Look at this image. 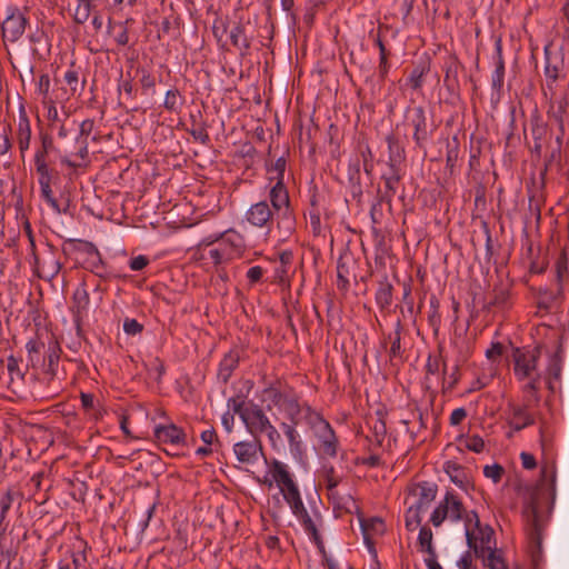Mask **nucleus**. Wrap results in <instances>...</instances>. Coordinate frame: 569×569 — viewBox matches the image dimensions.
<instances>
[{
    "mask_svg": "<svg viewBox=\"0 0 569 569\" xmlns=\"http://www.w3.org/2000/svg\"><path fill=\"white\" fill-rule=\"evenodd\" d=\"M323 473L326 488L328 492L333 493V489H336L337 486L340 483L341 477L336 473L335 467L331 465L323 466Z\"/></svg>",
    "mask_w": 569,
    "mask_h": 569,
    "instance_id": "52",
    "label": "nucleus"
},
{
    "mask_svg": "<svg viewBox=\"0 0 569 569\" xmlns=\"http://www.w3.org/2000/svg\"><path fill=\"white\" fill-rule=\"evenodd\" d=\"M301 417H303V413L300 416H297L296 420H289L290 422H281L280 428L282 429L284 436L288 439L290 450L292 452H300L302 449V441L300 440V436L296 429V427L300 423Z\"/></svg>",
    "mask_w": 569,
    "mask_h": 569,
    "instance_id": "23",
    "label": "nucleus"
},
{
    "mask_svg": "<svg viewBox=\"0 0 569 569\" xmlns=\"http://www.w3.org/2000/svg\"><path fill=\"white\" fill-rule=\"evenodd\" d=\"M545 56V74L547 79V86L549 89H552L553 83L561 77V72L563 70V54L561 51H551L548 47H546Z\"/></svg>",
    "mask_w": 569,
    "mask_h": 569,
    "instance_id": "12",
    "label": "nucleus"
},
{
    "mask_svg": "<svg viewBox=\"0 0 569 569\" xmlns=\"http://www.w3.org/2000/svg\"><path fill=\"white\" fill-rule=\"evenodd\" d=\"M228 408L239 415L251 437L260 438L271 425L263 409L251 401L247 403L243 395L229 398Z\"/></svg>",
    "mask_w": 569,
    "mask_h": 569,
    "instance_id": "3",
    "label": "nucleus"
},
{
    "mask_svg": "<svg viewBox=\"0 0 569 569\" xmlns=\"http://www.w3.org/2000/svg\"><path fill=\"white\" fill-rule=\"evenodd\" d=\"M347 257L341 256L337 262V284L339 289L347 290L349 287V267Z\"/></svg>",
    "mask_w": 569,
    "mask_h": 569,
    "instance_id": "45",
    "label": "nucleus"
},
{
    "mask_svg": "<svg viewBox=\"0 0 569 569\" xmlns=\"http://www.w3.org/2000/svg\"><path fill=\"white\" fill-rule=\"evenodd\" d=\"M466 508L462 501L453 492L448 491L442 501L433 510L430 521L435 527H439L446 519L460 521L463 518Z\"/></svg>",
    "mask_w": 569,
    "mask_h": 569,
    "instance_id": "6",
    "label": "nucleus"
},
{
    "mask_svg": "<svg viewBox=\"0 0 569 569\" xmlns=\"http://www.w3.org/2000/svg\"><path fill=\"white\" fill-rule=\"evenodd\" d=\"M58 174L56 173H43L38 174V181L40 184L41 196L44 199V201L58 213L61 212V209L59 207V203L57 199L52 194L51 190V183L54 178H57Z\"/></svg>",
    "mask_w": 569,
    "mask_h": 569,
    "instance_id": "25",
    "label": "nucleus"
},
{
    "mask_svg": "<svg viewBox=\"0 0 569 569\" xmlns=\"http://www.w3.org/2000/svg\"><path fill=\"white\" fill-rule=\"evenodd\" d=\"M562 372V360L558 352L553 353L547 367V387L553 392L555 391V381H560Z\"/></svg>",
    "mask_w": 569,
    "mask_h": 569,
    "instance_id": "28",
    "label": "nucleus"
},
{
    "mask_svg": "<svg viewBox=\"0 0 569 569\" xmlns=\"http://www.w3.org/2000/svg\"><path fill=\"white\" fill-rule=\"evenodd\" d=\"M49 89H50V78L47 73H43L39 77V80L37 83V91L42 97L43 102H46L47 100L50 99Z\"/></svg>",
    "mask_w": 569,
    "mask_h": 569,
    "instance_id": "60",
    "label": "nucleus"
},
{
    "mask_svg": "<svg viewBox=\"0 0 569 569\" xmlns=\"http://www.w3.org/2000/svg\"><path fill=\"white\" fill-rule=\"evenodd\" d=\"M50 152L39 147L34 154V166L37 174H43V173H56L58 172L50 168V161L48 160V156Z\"/></svg>",
    "mask_w": 569,
    "mask_h": 569,
    "instance_id": "39",
    "label": "nucleus"
},
{
    "mask_svg": "<svg viewBox=\"0 0 569 569\" xmlns=\"http://www.w3.org/2000/svg\"><path fill=\"white\" fill-rule=\"evenodd\" d=\"M465 447L473 452H481L485 448V441L481 437L473 435L469 436L463 441Z\"/></svg>",
    "mask_w": 569,
    "mask_h": 569,
    "instance_id": "59",
    "label": "nucleus"
},
{
    "mask_svg": "<svg viewBox=\"0 0 569 569\" xmlns=\"http://www.w3.org/2000/svg\"><path fill=\"white\" fill-rule=\"evenodd\" d=\"M182 103L181 94L177 88L167 91L163 102L166 110L178 113L182 107Z\"/></svg>",
    "mask_w": 569,
    "mask_h": 569,
    "instance_id": "44",
    "label": "nucleus"
},
{
    "mask_svg": "<svg viewBox=\"0 0 569 569\" xmlns=\"http://www.w3.org/2000/svg\"><path fill=\"white\" fill-rule=\"evenodd\" d=\"M465 531L469 549L473 550V553L477 558H485V553H487L488 546H479L477 543V538L475 537V533L471 530V528L467 527Z\"/></svg>",
    "mask_w": 569,
    "mask_h": 569,
    "instance_id": "51",
    "label": "nucleus"
},
{
    "mask_svg": "<svg viewBox=\"0 0 569 569\" xmlns=\"http://www.w3.org/2000/svg\"><path fill=\"white\" fill-rule=\"evenodd\" d=\"M271 209L276 214V227L280 237L286 240L296 230V216L291 206L289 191L284 181H277L269 191Z\"/></svg>",
    "mask_w": 569,
    "mask_h": 569,
    "instance_id": "1",
    "label": "nucleus"
},
{
    "mask_svg": "<svg viewBox=\"0 0 569 569\" xmlns=\"http://www.w3.org/2000/svg\"><path fill=\"white\" fill-rule=\"evenodd\" d=\"M568 104H569V102H568L567 97H562L560 99L552 101L550 104V108L548 110L549 117L555 119V121L558 123L562 134H563L565 114L567 112Z\"/></svg>",
    "mask_w": 569,
    "mask_h": 569,
    "instance_id": "31",
    "label": "nucleus"
},
{
    "mask_svg": "<svg viewBox=\"0 0 569 569\" xmlns=\"http://www.w3.org/2000/svg\"><path fill=\"white\" fill-rule=\"evenodd\" d=\"M360 526L365 542L369 547L373 546V541L371 539L373 535H382L385 532V522L382 519L377 517L360 520Z\"/></svg>",
    "mask_w": 569,
    "mask_h": 569,
    "instance_id": "27",
    "label": "nucleus"
},
{
    "mask_svg": "<svg viewBox=\"0 0 569 569\" xmlns=\"http://www.w3.org/2000/svg\"><path fill=\"white\" fill-rule=\"evenodd\" d=\"M459 158V141L455 137L451 142L447 144L446 161L448 167H453Z\"/></svg>",
    "mask_w": 569,
    "mask_h": 569,
    "instance_id": "55",
    "label": "nucleus"
},
{
    "mask_svg": "<svg viewBox=\"0 0 569 569\" xmlns=\"http://www.w3.org/2000/svg\"><path fill=\"white\" fill-rule=\"evenodd\" d=\"M418 541L425 552L431 557H436L435 548L432 546V531L429 527L423 526L420 528Z\"/></svg>",
    "mask_w": 569,
    "mask_h": 569,
    "instance_id": "46",
    "label": "nucleus"
},
{
    "mask_svg": "<svg viewBox=\"0 0 569 569\" xmlns=\"http://www.w3.org/2000/svg\"><path fill=\"white\" fill-rule=\"evenodd\" d=\"M276 214L266 200L251 204L244 213L246 221L256 228H270Z\"/></svg>",
    "mask_w": 569,
    "mask_h": 569,
    "instance_id": "10",
    "label": "nucleus"
},
{
    "mask_svg": "<svg viewBox=\"0 0 569 569\" xmlns=\"http://www.w3.org/2000/svg\"><path fill=\"white\" fill-rule=\"evenodd\" d=\"M503 473H505L503 467L498 463H495L491 466L487 465L483 468V475L487 478H490L495 483H498L501 480Z\"/></svg>",
    "mask_w": 569,
    "mask_h": 569,
    "instance_id": "56",
    "label": "nucleus"
},
{
    "mask_svg": "<svg viewBox=\"0 0 569 569\" xmlns=\"http://www.w3.org/2000/svg\"><path fill=\"white\" fill-rule=\"evenodd\" d=\"M89 302L90 297L86 283L81 282L72 295V312L76 318H80L88 310Z\"/></svg>",
    "mask_w": 569,
    "mask_h": 569,
    "instance_id": "26",
    "label": "nucleus"
},
{
    "mask_svg": "<svg viewBox=\"0 0 569 569\" xmlns=\"http://www.w3.org/2000/svg\"><path fill=\"white\" fill-rule=\"evenodd\" d=\"M220 246L226 249L229 247V250H227L228 258H231L234 253L240 254L246 248L243 236L233 229H229L221 233Z\"/></svg>",
    "mask_w": 569,
    "mask_h": 569,
    "instance_id": "18",
    "label": "nucleus"
},
{
    "mask_svg": "<svg viewBox=\"0 0 569 569\" xmlns=\"http://www.w3.org/2000/svg\"><path fill=\"white\" fill-rule=\"evenodd\" d=\"M232 451L239 465H254L263 456L262 442L256 437L236 442Z\"/></svg>",
    "mask_w": 569,
    "mask_h": 569,
    "instance_id": "8",
    "label": "nucleus"
},
{
    "mask_svg": "<svg viewBox=\"0 0 569 569\" xmlns=\"http://www.w3.org/2000/svg\"><path fill=\"white\" fill-rule=\"evenodd\" d=\"M460 379L459 366L456 365L451 373L447 377L442 375V388L443 390H452Z\"/></svg>",
    "mask_w": 569,
    "mask_h": 569,
    "instance_id": "57",
    "label": "nucleus"
},
{
    "mask_svg": "<svg viewBox=\"0 0 569 569\" xmlns=\"http://www.w3.org/2000/svg\"><path fill=\"white\" fill-rule=\"evenodd\" d=\"M123 331L127 335L136 336L143 331V325L132 318H126L123 321Z\"/></svg>",
    "mask_w": 569,
    "mask_h": 569,
    "instance_id": "62",
    "label": "nucleus"
},
{
    "mask_svg": "<svg viewBox=\"0 0 569 569\" xmlns=\"http://www.w3.org/2000/svg\"><path fill=\"white\" fill-rule=\"evenodd\" d=\"M348 180L352 188V192L361 193V173H360V160L356 159L350 161L348 166Z\"/></svg>",
    "mask_w": 569,
    "mask_h": 569,
    "instance_id": "40",
    "label": "nucleus"
},
{
    "mask_svg": "<svg viewBox=\"0 0 569 569\" xmlns=\"http://www.w3.org/2000/svg\"><path fill=\"white\" fill-rule=\"evenodd\" d=\"M481 559L489 569H507L505 560L497 555V550H490V552H488V555L485 553V558Z\"/></svg>",
    "mask_w": 569,
    "mask_h": 569,
    "instance_id": "54",
    "label": "nucleus"
},
{
    "mask_svg": "<svg viewBox=\"0 0 569 569\" xmlns=\"http://www.w3.org/2000/svg\"><path fill=\"white\" fill-rule=\"evenodd\" d=\"M138 72L141 73V77L139 79L141 88L143 90H146V91L150 90V89L154 91V88H156V78H154V76H152L146 69H139Z\"/></svg>",
    "mask_w": 569,
    "mask_h": 569,
    "instance_id": "63",
    "label": "nucleus"
},
{
    "mask_svg": "<svg viewBox=\"0 0 569 569\" xmlns=\"http://www.w3.org/2000/svg\"><path fill=\"white\" fill-rule=\"evenodd\" d=\"M540 358L539 349L513 348L512 361L513 372L518 380L531 378L533 371L537 369L538 360Z\"/></svg>",
    "mask_w": 569,
    "mask_h": 569,
    "instance_id": "7",
    "label": "nucleus"
},
{
    "mask_svg": "<svg viewBox=\"0 0 569 569\" xmlns=\"http://www.w3.org/2000/svg\"><path fill=\"white\" fill-rule=\"evenodd\" d=\"M303 419L317 437L322 453L329 457H336L339 448V440L331 425L310 406H306V415L303 416Z\"/></svg>",
    "mask_w": 569,
    "mask_h": 569,
    "instance_id": "4",
    "label": "nucleus"
},
{
    "mask_svg": "<svg viewBox=\"0 0 569 569\" xmlns=\"http://www.w3.org/2000/svg\"><path fill=\"white\" fill-rule=\"evenodd\" d=\"M530 132L533 139L531 152L540 157L542 151V140L548 133L547 124L543 123L538 116L532 117L530 120Z\"/></svg>",
    "mask_w": 569,
    "mask_h": 569,
    "instance_id": "21",
    "label": "nucleus"
},
{
    "mask_svg": "<svg viewBox=\"0 0 569 569\" xmlns=\"http://www.w3.org/2000/svg\"><path fill=\"white\" fill-rule=\"evenodd\" d=\"M440 368H442V375H447V363L442 359L441 355L439 356H429L426 363V386L430 388V376H433L439 372Z\"/></svg>",
    "mask_w": 569,
    "mask_h": 569,
    "instance_id": "34",
    "label": "nucleus"
},
{
    "mask_svg": "<svg viewBox=\"0 0 569 569\" xmlns=\"http://www.w3.org/2000/svg\"><path fill=\"white\" fill-rule=\"evenodd\" d=\"M429 62H420L415 66L408 78V83L412 90L421 89L423 84V78L429 72Z\"/></svg>",
    "mask_w": 569,
    "mask_h": 569,
    "instance_id": "36",
    "label": "nucleus"
},
{
    "mask_svg": "<svg viewBox=\"0 0 569 569\" xmlns=\"http://www.w3.org/2000/svg\"><path fill=\"white\" fill-rule=\"evenodd\" d=\"M7 369L10 373L11 381L17 377L20 381L23 380L24 372L19 367V361L13 356L8 357L7 359Z\"/></svg>",
    "mask_w": 569,
    "mask_h": 569,
    "instance_id": "58",
    "label": "nucleus"
},
{
    "mask_svg": "<svg viewBox=\"0 0 569 569\" xmlns=\"http://www.w3.org/2000/svg\"><path fill=\"white\" fill-rule=\"evenodd\" d=\"M91 2L90 0H80L76 9L73 20L78 24H83L90 17Z\"/></svg>",
    "mask_w": 569,
    "mask_h": 569,
    "instance_id": "53",
    "label": "nucleus"
},
{
    "mask_svg": "<svg viewBox=\"0 0 569 569\" xmlns=\"http://www.w3.org/2000/svg\"><path fill=\"white\" fill-rule=\"evenodd\" d=\"M425 509L419 506L411 505L406 512V528L408 530H415L421 523V512Z\"/></svg>",
    "mask_w": 569,
    "mask_h": 569,
    "instance_id": "50",
    "label": "nucleus"
},
{
    "mask_svg": "<svg viewBox=\"0 0 569 569\" xmlns=\"http://www.w3.org/2000/svg\"><path fill=\"white\" fill-rule=\"evenodd\" d=\"M28 352V361L34 367L40 361L41 350L44 349V343L39 339H30L26 343Z\"/></svg>",
    "mask_w": 569,
    "mask_h": 569,
    "instance_id": "47",
    "label": "nucleus"
},
{
    "mask_svg": "<svg viewBox=\"0 0 569 569\" xmlns=\"http://www.w3.org/2000/svg\"><path fill=\"white\" fill-rule=\"evenodd\" d=\"M532 405H528V402L525 401L522 406H510L511 410V420L510 426L513 430L520 431L523 428L531 426L535 423L533 416L529 412V408Z\"/></svg>",
    "mask_w": 569,
    "mask_h": 569,
    "instance_id": "16",
    "label": "nucleus"
},
{
    "mask_svg": "<svg viewBox=\"0 0 569 569\" xmlns=\"http://www.w3.org/2000/svg\"><path fill=\"white\" fill-rule=\"evenodd\" d=\"M61 348L57 341H51L46 350L47 369L46 373L54 377L57 373Z\"/></svg>",
    "mask_w": 569,
    "mask_h": 569,
    "instance_id": "30",
    "label": "nucleus"
},
{
    "mask_svg": "<svg viewBox=\"0 0 569 569\" xmlns=\"http://www.w3.org/2000/svg\"><path fill=\"white\" fill-rule=\"evenodd\" d=\"M33 267L37 276L44 280H52L60 271L61 263L51 253L48 258L40 260V258L33 252Z\"/></svg>",
    "mask_w": 569,
    "mask_h": 569,
    "instance_id": "14",
    "label": "nucleus"
},
{
    "mask_svg": "<svg viewBox=\"0 0 569 569\" xmlns=\"http://www.w3.org/2000/svg\"><path fill=\"white\" fill-rule=\"evenodd\" d=\"M271 475L277 485L282 489L291 483L293 480L291 478L290 472L287 469V466L281 461L273 460L271 467Z\"/></svg>",
    "mask_w": 569,
    "mask_h": 569,
    "instance_id": "33",
    "label": "nucleus"
},
{
    "mask_svg": "<svg viewBox=\"0 0 569 569\" xmlns=\"http://www.w3.org/2000/svg\"><path fill=\"white\" fill-rule=\"evenodd\" d=\"M27 23V17L18 8H8V14L1 26L3 39L10 42L18 41L24 33Z\"/></svg>",
    "mask_w": 569,
    "mask_h": 569,
    "instance_id": "9",
    "label": "nucleus"
},
{
    "mask_svg": "<svg viewBox=\"0 0 569 569\" xmlns=\"http://www.w3.org/2000/svg\"><path fill=\"white\" fill-rule=\"evenodd\" d=\"M297 518L301 522L305 531L312 538V540L318 546L322 545L321 536H320V533H319V531H318L313 520L311 519L310 515L308 513V511L302 512Z\"/></svg>",
    "mask_w": 569,
    "mask_h": 569,
    "instance_id": "41",
    "label": "nucleus"
},
{
    "mask_svg": "<svg viewBox=\"0 0 569 569\" xmlns=\"http://www.w3.org/2000/svg\"><path fill=\"white\" fill-rule=\"evenodd\" d=\"M443 84L451 96H458L460 91L459 71L462 64L456 56H449L443 62Z\"/></svg>",
    "mask_w": 569,
    "mask_h": 569,
    "instance_id": "11",
    "label": "nucleus"
},
{
    "mask_svg": "<svg viewBox=\"0 0 569 569\" xmlns=\"http://www.w3.org/2000/svg\"><path fill=\"white\" fill-rule=\"evenodd\" d=\"M240 361V351L238 349H231L227 352L219 363L218 379L223 383H228L233 371L238 368Z\"/></svg>",
    "mask_w": 569,
    "mask_h": 569,
    "instance_id": "15",
    "label": "nucleus"
},
{
    "mask_svg": "<svg viewBox=\"0 0 569 569\" xmlns=\"http://www.w3.org/2000/svg\"><path fill=\"white\" fill-rule=\"evenodd\" d=\"M403 331V325L401 319H398L395 326V331L388 335V339L391 341L389 349L390 359L400 358L403 353L401 348V333Z\"/></svg>",
    "mask_w": 569,
    "mask_h": 569,
    "instance_id": "32",
    "label": "nucleus"
},
{
    "mask_svg": "<svg viewBox=\"0 0 569 569\" xmlns=\"http://www.w3.org/2000/svg\"><path fill=\"white\" fill-rule=\"evenodd\" d=\"M376 44L379 49V77L383 80L388 72H389V69H390V63L388 62V57H389V51L387 50L383 41L381 40V38L378 36L377 39H376Z\"/></svg>",
    "mask_w": 569,
    "mask_h": 569,
    "instance_id": "42",
    "label": "nucleus"
},
{
    "mask_svg": "<svg viewBox=\"0 0 569 569\" xmlns=\"http://www.w3.org/2000/svg\"><path fill=\"white\" fill-rule=\"evenodd\" d=\"M230 40L233 47H236L241 56L249 53L251 47V39L246 33V27L241 22L236 23L230 30Z\"/></svg>",
    "mask_w": 569,
    "mask_h": 569,
    "instance_id": "24",
    "label": "nucleus"
},
{
    "mask_svg": "<svg viewBox=\"0 0 569 569\" xmlns=\"http://www.w3.org/2000/svg\"><path fill=\"white\" fill-rule=\"evenodd\" d=\"M429 305L430 311L428 315V321L430 327L435 330V332H437L441 323V317L439 312L440 302L436 296H431Z\"/></svg>",
    "mask_w": 569,
    "mask_h": 569,
    "instance_id": "49",
    "label": "nucleus"
},
{
    "mask_svg": "<svg viewBox=\"0 0 569 569\" xmlns=\"http://www.w3.org/2000/svg\"><path fill=\"white\" fill-rule=\"evenodd\" d=\"M401 178H402L401 176L381 177V179L383 181L385 189H383V191H380V190L378 191L380 202H385V203L391 206L392 199L398 191Z\"/></svg>",
    "mask_w": 569,
    "mask_h": 569,
    "instance_id": "29",
    "label": "nucleus"
},
{
    "mask_svg": "<svg viewBox=\"0 0 569 569\" xmlns=\"http://www.w3.org/2000/svg\"><path fill=\"white\" fill-rule=\"evenodd\" d=\"M6 556H7L6 569H22L23 562H22V559H17L18 551L16 549L7 548Z\"/></svg>",
    "mask_w": 569,
    "mask_h": 569,
    "instance_id": "61",
    "label": "nucleus"
},
{
    "mask_svg": "<svg viewBox=\"0 0 569 569\" xmlns=\"http://www.w3.org/2000/svg\"><path fill=\"white\" fill-rule=\"evenodd\" d=\"M283 493V498L288 505L292 503L293 501H298L301 499L299 489L297 485L293 482L284 488L281 489Z\"/></svg>",
    "mask_w": 569,
    "mask_h": 569,
    "instance_id": "64",
    "label": "nucleus"
},
{
    "mask_svg": "<svg viewBox=\"0 0 569 569\" xmlns=\"http://www.w3.org/2000/svg\"><path fill=\"white\" fill-rule=\"evenodd\" d=\"M287 161L284 157L278 158L270 166L267 164V171L271 174L269 177L270 183L277 181H284V172H286Z\"/></svg>",
    "mask_w": 569,
    "mask_h": 569,
    "instance_id": "43",
    "label": "nucleus"
},
{
    "mask_svg": "<svg viewBox=\"0 0 569 569\" xmlns=\"http://www.w3.org/2000/svg\"><path fill=\"white\" fill-rule=\"evenodd\" d=\"M386 141L388 143V161L401 163L405 161V149L400 144L398 138L395 134H388L386 137Z\"/></svg>",
    "mask_w": 569,
    "mask_h": 569,
    "instance_id": "35",
    "label": "nucleus"
},
{
    "mask_svg": "<svg viewBox=\"0 0 569 569\" xmlns=\"http://www.w3.org/2000/svg\"><path fill=\"white\" fill-rule=\"evenodd\" d=\"M262 401L277 407L284 413L288 420H296L297 416L306 415V406L308 403H300L299 396L287 385L280 381L271 383L262 390Z\"/></svg>",
    "mask_w": 569,
    "mask_h": 569,
    "instance_id": "2",
    "label": "nucleus"
},
{
    "mask_svg": "<svg viewBox=\"0 0 569 569\" xmlns=\"http://www.w3.org/2000/svg\"><path fill=\"white\" fill-rule=\"evenodd\" d=\"M413 496L418 499L413 503L420 508L427 510L429 505L435 500L437 495V486L428 481L419 483L412 491Z\"/></svg>",
    "mask_w": 569,
    "mask_h": 569,
    "instance_id": "22",
    "label": "nucleus"
},
{
    "mask_svg": "<svg viewBox=\"0 0 569 569\" xmlns=\"http://www.w3.org/2000/svg\"><path fill=\"white\" fill-rule=\"evenodd\" d=\"M406 121L412 128V138L418 148H425L431 138L436 126L428 119L426 110L421 106L409 108L406 112Z\"/></svg>",
    "mask_w": 569,
    "mask_h": 569,
    "instance_id": "5",
    "label": "nucleus"
},
{
    "mask_svg": "<svg viewBox=\"0 0 569 569\" xmlns=\"http://www.w3.org/2000/svg\"><path fill=\"white\" fill-rule=\"evenodd\" d=\"M530 380L522 387L523 393H526L525 401L528 405H538L540 401L539 383L540 375L531 376Z\"/></svg>",
    "mask_w": 569,
    "mask_h": 569,
    "instance_id": "37",
    "label": "nucleus"
},
{
    "mask_svg": "<svg viewBox=\"0 0 569 569\" xmlns=\"http://www.w3.org/2000/svg\"><path fill=\"white\" fill-rule=\"evenodd\" d=\"M21 495L17 490L8 489L0 499V519L4 521L8 511L10 510L14 499L20 498Z\"/></svg>",
    "mask_w": 569,
    "mask_h": 569,
    "instance_id": "48",
    "label": "nucleus"
},
{
    "mask_svg": "<svg viewBox=\"0 0 569 569\" xmlns=\"http://www.w3.org/2000/svg\"><path fill=\"white\" fill-rule=\"evenodd\" d=\"M31 141V126L30 120L24 112V110H21L19 114L18 120V128H17V142L19 150L21 152V158L24 159V153L30 147Z\"/></svg>",
    "mask_w": 569,
    "mask_h": 569,
    "instance_id": "17",
    "label": "nucleus"
},
{
    "mask_svg": "<svg viewBox=\"0 0 569 569\" xmlns=\"http://www.w3.org/2000/svg\"><path fill=\"white\" fill-rule=\"evenodd\" d=\"M443 470L455 485L463 490H468L470 481L465 467L449 460L445 462Z\"/></svg>",
    "mask_w": 569,
    "mask_h": 569,
    "instance_id": "20",
    "label": "nucleus"
},
{
    "mask_svg": "<svg viewBox=\"0 0 569 569\" xmlns=\"http://www.w3.org/2000/svg\"><path fill=\"white\" fill-rule=\"evenodd\" d=\"M154 438L160 443L178 446L186 443L187 435L174 423L159 425L154 428Z\"/></svg>",
    "mask_w": 569,
    "mask_h": 569,
    "instance_id": "13",
    "label": "nucleus"
},
{
    "mask_svg": "<svg viewBox=\"0 0 569 569\" xmlns=\"http://www.w3.org/2000/svg\"><path fill=\"white\" fill-rule=\"evenodd\" d=\"M495 50H496V68L491 76V84L492 89L500 92V90L503 87V79H505V60L502 57V42L501 39H497L495 42Z\"/></svg>",
    "mask_w": 569,
    "mask_h": 569,
    "instance_id": "19",
    "label": "nucleus"
},
{
    "mask_svg": "<svg viewBox=\"0 0 569 569\" xmlns=\"http://www.w3.org/2000/svg\"><path fill=\"white\" fill-rule=\"evenodd\" d=\"M393 287L388 281H381L376 292V302L381 310L388 308L392 302Z\"/></svg>",
    "mask_w": 569,
    "mask_h": 569,
    "instance_id": "38",
    "label": "nucleus"
}]
</instances>
